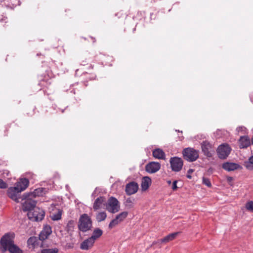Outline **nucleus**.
<instances>
[{"label": "nucleus", "instance_id": "obj_13", "mask_svg": "<svg viewBox=\"0 0 253 253\" xmlns=\"http://www.w3.org/2000/svg\"><path fill=\"white\" fill-rule=\"evenodd\" d=\"M222 167L224 169L228 171H234L241 168L239 164L230 162H226L223 163Z\"/></svg>", "mask_w": 253, "mask_h": 253}, {"label": "nucleus", "instance_id": "obj_29", "mask_svg": "<svg viewBox=\"0 0 253 253\" xmlns=\"http://www.w3.org/2000/svg\"><path fill=\"white\" fill-rule=\"evenodd\" d=\"M134 201V199L133 198H127L126 201V206L129 208L132 207Z\"/></svg>", "mask_w": 253, "mask_h": 253}, {"label": "nucleus", "instance_id": "obj_2", "mask_svg": "<svg viewBox=\"0 0 253 253\" xmlns=\"http://www.w3.org/2000/svg\"><path fill=\"white\" fill-rule=\"evenodd\" d=\"M42 192V188L35 189L33 192L25 193L23 195V199L25 201L23 203L22 209L24 211H28L33 210L36 206V201L33 200V198L39 196Z\"/></svg>", "mask_w": 253, "mask_h": 253}, {"label": "nucleus", "instance_id": "obj_16", "mask_svg": "<svg viewBox=\"0 0 253 253\" xmlns=\"http://www.w3.org/2000/svg\"><path fill=\"white\" fill-rule=\"evenodd\" d=\"M29 181L28 179L24 178L20 179L19 181L16 183V187L22 192L25 190L29 186Z\"/></svg>", "mask_w": 253, "mask_h": 253}, {"label": "nucleus", "instance_id": "obj_7", "mask_svg": "<svg viewBox=\"0 0 253 253\" xmlns=\"http://www.w3.org/2000/svg\"><path fill=\"white\" fill-rule=\"evenodd\" d=\"M231 151V148L229 145L223 144L218 146L217 153L220 159H225L230 154Z\"/></svg>", "mask_w": 253, "mask_h": 253}, {"label": "nucleus", "instance_id": "obj_27", "mask_svg": "<svg viewBox=\"0 0 253 253\" xmlns=\"http://www.w3.org/2000/svg\"><path fill=\"white\" fill-rule=\"evenodd\" d=\"M41 252L42 253H58L59 250L56 248L51 249H42Z\"/></svg>", "mask_w": 253, "mask_h": 253}, {"label": "nucleus", "instance_id": "obj_23", "mask_svg": "<svg viewBox=\"0 0 253 253\" xmlns=\"http://www.w3.org/2000/svg\"><path fill=\"white\" fill-rule=\"evenodd\" d=\"M107 214L105 211L98 212L96 215V219L98 222L105 220Z\"/></svg>", "mask_w": 253, "mask_h": 253}, {"label": "nucleus", "instance_id": "obj_37", "mask_svg": "<svg viewBox=\"0 0 253 253\" xmlns=\"http://www.w3.org/2000/svg\"><path fill=\"white\" fill-rule=\"evenodd\" d=\"M232 179V178L231 177H229L228 178V181H230Z\"/></svg>", "mask_w": 253, "mask_h": 253}, {"label": "nucleus", "instance_id": "obj_36", "mask_svg": "<svg viewBox=\"0 0 253 253\" xmlns=\"http://www.w3.org/2000/svg\"><path fill=\"white\" fill-rule=\"evenodd\" d=\"M73 223V222L72 221H70L68 223V226H72V224Z\"/></svg>", "mask_w": 253, "mask_h": 253}, {"label": "nucleus", "instance_id": "obj_6", "mask_svg": "<svg viewBox=\"0 0 253 253\" xmlns=\"http://www.w3.org/2000/svg\"><path fill=\"white\" fill-rule=\"evenodd\" d=\"M182 154L184 159L189 162L195 161L199 157V151L193 148H185L183 150Z\"/></svg>", "mask_w": 253, "mask_h": 253}, {"label": "nucleus", "instance_id": "obj_12", "mask_svg": "<svg viewBox=\"0 0 253 253\" xmlns=\"http://www.w3.org/2000/svg\"><path fill=\"white\" fill-rule=\"evenodd\" d=\"M138 189V184L134 181L130 182L126 186L125 191L127 195H131L136 193Z\"/></svg>", "mask_w": 253, "mask_h": 253}, {"label": "nucleus", "instance_id": "obj_22", "mask_svg": "<svg viewBox=\"0 0 253 253\" xmlns=\"http://www.w3.org/2000/svg\"><path fill=\"white\" fill-rule=\"evenodd\" d=\"M102 234L103 231L99 228H96L94 229L92 235L90 237L94 241H95V240H96L102 235Z\"/></svg>", "mask_w": 253, "mask_h": 253}, {"label": "nucleus", "instance_id": "obj_31", "mask_svg": "<svg viewBox=\"0 0 253 253\" xmlns=\"http://www.w3.org/2000/svg\"><path fill=\"white\" fill-rule=\"evenodd\" d=\"M202 181L203 183L205 185L207 186L208 187H211V182L208 178L203 177L202 179Z\"/></svg>", "mask_w": 253, "mask_h": 253}, {"label": "nucleus", "instance_id": "obj_5", "mask_svg": "<svg viewBox=\"0 0 253 253\" xmlns=\"http://www.w3.org/2000/svg\"><path fill=\"white\" fill-rule=\"evenodd\" d=\"M27 215L30 220L39 221H41L43 218L44 212L42 209L35 207L28 212Z\"/></svg>", "mask_w": 253, "mask_h": 253}, {"label": "nucleus", "instance_id": "obj_14", "mask_svg": "<svg viewBox=\"0 0 253 253\" xmlns=\"http://www.w3.org/2000/svg\"><path fill=\"white\" fill-rule=\"evenodd\" d=\"M52 232L51 228L49 225L45 226L39 235V240L43 241L47 238Z\"/></svg>", "mask_w": 253, "mask_h": 253}, {"label": "nucleus", "instance_id": "obj_15", "mask_svg": "<svg viewBox=\"0 0 253 253\" xmlns=\"http://www.w3.org/2000/svg\"><path fill=\"white\" fill-rule=\"evenodd\" d=\"M95 241L90 237L84 240L80 245V248L83 250H88L92 248Z\"/></svg>", "mask_w": 253, "mask_h": 253}, {"label": "nucleus", "instance_id": "obj_35", "mask_svg": "<svg viewBox=\"0 0 253 253\" xmlns=\"http://www.w3.org/2000/svg\"><path fill=\"white\" fill-rule=\"evenodd\" d=\"M193 171V169H189L188 170V174L187 175V177L189 179H191V176L190 175H191V173H192Z\"/></svg>", "mask_w": 253, "mask_h": 253}, {"label": "nucleus", "instance_id": "obj_21", "mask_svg": "<svg viewBox=\"0 0 253 253\" xmlns=\"http://www.w3.org/2000/svg\"><path fill=\"white\" fill-rule=\"evenodd\" d=\"M180 233V232H174L171 234H169V235L166 236L163 239H161V242L162 243H167L170 241H172L174 240L177 236Z\"/></svg>", "mask_w": 253, "mask_h": 253}, {"label": "nucleus", "instance_id": "obj_10", "mask_svg": "<svg viewBox=\"0 0 253 253\" xmlns=\"http://www.w3.org/2000/svg\"><path fill=\"white\" fill-rule=\"evenodd\" d=\"M21 192L16 187H11L7 190L8 196L16 202H19L20 194Z\"/></svg>", "mask_w": 253, "mask_h": 253}, {"label": "nucleus", "instance_id": "obj_28", "mask_svg": "<svg viewBox=\"0 0 253 253\" xmlns=\"http://www.w3.org/2000/svg\"><path fill=\"white\" fill-rule=\"evenodd\" d=\"M244 165L249 170L253 169V163L249 159L247 161L244 162Z\"/></svg>", "mask_w": 253, "mask_h": 253}, {"label": "nucleus", "instance_id": "obj_39", "mask_svg": "<svg viewBox=\"0 0 253 253\" xmlns=\"http://www.w3.org/2000/svg\"><path fill=\"white\" fill-rule=\"evenodd\" d=\"M41 253H42V252H41Z\"/></svg>", "mask_w": 253, "mask_h": 253}, {"label": "nucleus", "instance_id": "obj_38", "mask_svg": "<svg viewBox=\"0 0 253 253\" xmlns=\"http://www.w3.org/2000/svg\"><path fill=\"white\" fill-rule=\"evenodd\" d=\"M183 138V136H182L180 140H181Z\"/></svg>", "mask_w": 253, "mask_h": 253}, {"label": "nucleus", "instance_id": "obj_3", "mask_svg": "<svg viewBox=\"0 0 253 253\" xmlns=\"http://www.w3.org/2000/svg\"><path fill=\"white\" fill-rule=\"evenodd\" d=\"M92 227V221L90 217L86 213L82 214L79 219L78 228L83 232L91 230Z\"/></svg>", "mask_w": 253, "mask_h": 253}, {"label": "nucleus", "instance_id": "obj_8", "mask_svg": "<svg viewBox=\"0 0 253 253\" xmlns=\"http://www.w3.org/2000/svg\"><path fill=\"white\" fill-rule=\"evenodd\" d=\"M201 148L204 155L208 157H211L214 153V150L212 145L207 141L202 142Z\"/></svg>", "mask_w": 253, "mask_h": 253}, {"label": "nucleus", "instance_id": "obj_1", "mask_svg": "<svg viewBox=\"0 0 253 253\" xmlns=\"http://www.w3.org/2000/svg\"><path fill=\"white\" fill-rule=\"evenodd\" d=\"M0 250L2 253L8 250L10 253H23V251L13 241L9 234L3 236L0 241Z\"/></svg>", "mask_w": 253, "mask_h": 253}, {"label": "nucleus", "instance_id": "obj_24", "mask_svg": "<svg viewBox=\"0 0 253 253\" xmlns=\"http://www.w3.org/2000/svg\"><path fill=\"white\" fill-rule=\"evenodd\" d=\"M38 239L36 237H31L27 241V244L29 246H31L33 248H35L38 245Z\"/></svg>", "mask_w": 253, "mask_h": 253}, {"label": "nucleus", "instance_id": "obj_30", "mask_svg": "<svg viewBox=\"0 0 253 253\" xmlns=\"http://www.w3.org/2000/svg\"><path fill=\"white\" fill-rule=\"evenodd\" d=\"M245 207L248 211L253 212V201L248 202L246 204Z\"/></svg>", "mask_w": 253, "mask_h": 253}, {"label": "nucleus", "instance_id": "obj_25", "mask_svg": "<svg viewBox=\"0 0 253 253\" xmlns=\"http://www.w3.org/2000/svg\"><path fill=\"white\" fill-rule=\"evenodd\" d=\"M128 215V212L127 211H123L121 213L117 214L116 217L121 222H122L125 220V218L127 217Z\"/></svg>", "mask_w": 253, "mask_h": 253}, {"label": "nucleus", "instance_id": "obj_11", "mask_svg": "<svg viewBox=\"0 0 253 253\" xmlns=\"http://www.w3.org/2000/svg\"><path fill=\"white\" fill-rule=\"evenodd\" d=\"M161 168V164L159 162H151L145 166V170L149 173H154L158 171Z\"/></svg>", "mask_w": 253, "mask_h": 253}, {"label": "nucleus", "instance_id": "obj_18", "mask_svg": "<svg viewBox=\"0 0 253 253\" xmlns=\"http://www.w3.org/2000/svg\"><path fill=\"white\" fill-rule=\"evenodd\" d=\"M105 202V198L103 197L97 198L94 201L93 205V209L97 211L102 208L103 203Z\"/></svg>", "mask_w": 253, "mask_h": 253}, {"label": "nucleus", "instance_id": "obj_34", "mask_svg": "<svg viewBox=\"0 0 253 253\" xmlns=\"http://www.w3.org/2000/svg\"><path fill=\"white\" fill-rule=\"evenodd\" d=\"M177 188V181L175 180L173 182L172 185V189L173 190H176Z\"/></svg>", "mask_w": 253, "mask_h": 253}, {"label": "nucleus", "instance_id": "obj_19", "mask_svg": "<svg viewBox=\"0 0 253 253\" xmlns=\"http://www.w3.org/2000/svg\"><path fill=\"white\" fill-rule=\"evenodd\" d=\"M151 184V179L148 176H145L143 177L141 187L143 191L146 190Z\"/></svg>", "mask_w": 253, "mask_h": 253}, {"label": "nucleus", "instance_id": "obj_9", "mask_svg": "<svg viewBox=\"0 0 253 253\" xmlns=\"http://www.w3.org/2000/svg\"><path fill=\"white\" fill-rule=\"evenodd\" d=\"M169 162L172 170L179 171L181 169L183 166V161L180 158L178 157L171 158Z\"/></svg>", "mask_w": 253, "mask_h": 253}, {"label": "nucleus", "instance_id": "obj_33", "mask_svg": "<svg viewBox=\"0 0 253 253\" xmlns=\"http://www.w3.org/2000/svg\"><path fill=\"white\" fill-rule=\"evenodd\" d=\"M7 187V184L2 179H0V188H5Z\"/></svg>", "mask_w": 253, "mask_h": 253}, {"label": "nucleus", "instance_id": "obj_17", "mask_svg": "<svg viewBox=\"0 0 253 253\" xmlns=\"http://www.w3.org/2000/svg\"><path fill=\"white\" fill-rule=\"evenodd\" d=\"M153 156L158 159H165V153L163 150L160 148H156L153 150L152 152Z\"/></svg>", "mask_w": 253, "mask_h": 253}, {"label": "nucleus", "instance_id": "obj_20", "mask_svg": "<svg viewBox=\"0 0 253 253\" xmlns=\"http://www.w3.org/2000/svg\"><path fill=\"white\" fill-rule=\"evenodd\" d=\"M239 142L241 148H247L250 145V140L248 136H241Z\"/></svg>", "mask_w": 253, "mask_h": 253}, {"label": "nucleus", "instance_id": "obj_4", "mask_svg": "<svg viewBox=\"0 0 253 253\" xmlns=\"http://www.w3.org/2000/svg\"><path fill=\"white\" fill-rule=\"evenodd\" d=\"M105 206L106 210L112 213H116L120 210V202L113 197H111L108 199Z\"/></svg>", "mask_w": 253, "mask_h": 253}, {"label": "nucleus", "instance_id": "obj_26", "mask_svg": "<svg viewBox=\"0 0 253 253\" xmlns=\"http://www.w3.org/2000/svg\"><path fill=\"white\" fill-rule=\"evenodd\" d=\"M121 222L116 217L110 222L108 227L109 229H112L113 227L119 224Z\"/></svg>", "mask_w": 253, "mask_h": 253}, {"label": "nucleus", "instance_id": "obj_32", "mask_svg": "<svg viewBox=\"0 0 253 253\" xmlns=\"http://www.w3.org/2000/svg\"><path fill=\"white\" fill-rule=\"evenodd\" d=\"M61 217V213L59 211L57 214H53L51 216V218L53 220H59Z\"/></svg>", "mask_w": 253, "mask_h": 253}]
</instances>
